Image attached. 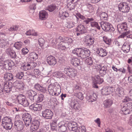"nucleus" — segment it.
Returning <instances> with one entry per match:
<instances>
[{"mask_svg":"<svg viewBox=\"0 0 132 132\" xmlns=\"http://www.w3.org/2000/svg\"><path fill=\"white\" fill-rule=\"evenodd\" d=\"M48 91L51 95L58 96L61 92V88L59 84L57 82L50 84L48 87Z\"/></svg>","mask_w":132,"mask_h":132,"instance_id":"1","label":"nucleus"},{"mask_svg":"<svg viewBox=\"0 0 132 132\" xmlns=\"http://www.w3.org/2000/svg\"><path fill=\"white\" fill-rule=\"evenodd\" d=\"M17 100L18 103L24 106H27L29 105V103L26 99L24 96L20 94L17 97Z\"/></svg>","mask_w":132,"mask_h":132,"instance_id":"2","label":"nucleus"},{"mask_svg":"<svg viewBox=\"0 0 132 132\" xmlns=\"http://www.w3.org/2000/svg\"><path fill=\"white\" fill-rule=\"evenodd\" d=\"M64 72L70 77H73L76 76V71L74 68H65L64 70Z\"/></svg>","mask_w":132,"mask_h":132,"instance_id":"3","label":"nucleus"},{"mask_svg":"<svg viewBox=\"0 0 132 132\" xmlns=\"http://www.w3.org/2000/svg\"><path fill=\"white\" fill-rule=\"evenodd\" d=\"M101 25L102 29L105 31H113L112 25L109 23L102 22L101 23Z\"/></svg>","mask_w":132,"mask_h":132,"instance_id":"4","label":"nucleus"},{"mask_svg":"<svg viewBox=\"0 0 132 132\" xmlns=\"http://www.w3.org/2000/svg\"><path fill=\"white\" fill-rule=\"evenodd\" d=\"M118 8L119 10L123 12H128L130 9L128 4L125 2L119 4Z\"/></svg>","mask_w":132,"mask_h":132,"instance_id":"5","label":"nucleus"},{"mask_svg":"<svg viewBox=\"0 0 132 132\" xmlns=\"http://www.w3.org/2000/svg\"><path fill=\"white\" fill-rule=\"evenodd\" d=\"M42 116L47 119H51L53 116V112L50 110L46 109L42 112Z\"/></svg>","mask_w":132,"mask_h":132,"instance_id":"6","label":"nucleus"},{"mask_svg":"<svg viewBox=\"0 0 132 132\" xmlns=\"http://www.w3.org/2000/svg\"><path fill=\"white\" fill-rule=\"evenodd\" d=\"M27 94V96L29 98L30 102L31 103L34 102V100L36 99L37 93L32 90H30L28 91Z\"/></svg>","mask_w":132,"mask_h":132,"instance_id":"7","label":"nucleus"},{"mask_svg":"<svg viewBox=\"0 0 132 132\" xmlns=\"http://www.w3.org/2000/svg\"><path fill=\"white\" fill-rule=\"evenodd\" d=\"M131 44L129 40H127L123 45L122 50L125 53H127L130 51V45Z\"/></svg>","mask_w":132,"mask_h":132,"instance_id":"8","label":"nucleus"},{"mask_svg":"<svg viewBox=\"0 0 132 132\" xmlns=\"http://www.w3.org/2000/svg\"><path fill=\"white\" fill-rule=\"evenodd\" d=\"M13 86L12 83L10 82H5L4 84V89L5 93H9L11 90Z\"/></svg>","mask_w":132,"mask_h":132,"instance_id":"9","label":"nucleus"},{"mask_svg":"<svg viewBox=\"0 0 132 132\" xmlns=\"http://www.w3.org/2000/svg\"><path fill=\"white\" fill-rule=\"evenodd\" d=\"M117 28L118 31L120 32L128 30L127 24L125 22L118 24Z\"/></svg>","mask_w":132,"mask_h":132,"instance_id":"10","label":"nucleus"},{"mask_svg":"<svg viewBox=\"0 0 132 132\" xmlns=\"http://www.w3.org/2000/svg\"><path fill=\"white\" fill-rule=\"evenodd\" d=\"M40 123L39 121L35 120L33 121L30 126V130L32 132L37 130L39 128Z\"/></svg>","mask_w":132,"mask_h":132,"instance_id":"11","label":"nucleus"},{"mask_svg":"<svg viewBox=\"0 0 132 132\" xmlns=\"http://www.w3.org/2000/svg\"><path fill=\"white\" fill-rule=\"evenodd\" d=\"M103 79L100 77L99 76H95L93 81L94 84L93 85V87L94 88H98V87L97 85V84H101L103 82Z\"/></svg>","mask_w":132,"mask_h":132,"instance_id":"12","label":"nucleus"},{"mask_svg":"<svg viewBox=\"0 0 132 132\" xmlns=\"http://www.w3.org/2000/svg\"><path fill=\"white\" fill-rule=\"evenodd\" d=\"M14 125L15 128L18 131L22 130L24 126L22 122L19 120L15 121Z\"/></svg>","mask_w":132,"mask_h":132,"instance_id":"13","label":"nucleus"},{"mask_svg":"<svg viewBox=\"0 0 132 132\" xmlns=\"http://www.w3.org/2000/svg\"><path fill=\"white\" fill-rule=\"evenodd\" d=\"M90 51L88 50H85L81 49L79 56L84 59L90 55Z\"/></svg>","mask_w":132,"mask_h":132,"instance_id":"14","label":"nucleus"},{"mask_svg":"<svg viewBox=\"0 0 132 132\" xmlns=\"http://www.w3.org/2000/svg\"><path fill=\"white\" fill-rule=\"evenodd\" d=\"M114 90L113 88L106 87L102 89V93L103 95H107L112 93Z\"/></svg>","mask_w":132,"mask_h":132,"instance_id":"15","label":"nucleus"},{"mask_svg":"<svg viewBox=\"0 0 132 132\" xmlns=\"http://www.w3.org/2000/svg\"><path fill=\"white\" fill-rule=\"evenodd\" d=\"M47 61L50 65H54L56 63V61L55 57L53 56H48L47 59Z\"/></svg>","mask_w":132,"mask_h":132,"instance_id":"16","label":"nucleus"},{"mask_svg":"<svg viewBox=\"0 0 132 132\" xmlns=\"http://www.w3.org/2000/svg\"><path fill=\"white\" fill-rule=\"evenodd\" d=\"M30 109L35 111H39L42 109V106L41 104L37 103L31 104L30 106Z\"/></svg>","mask_w":132,"mask_h":132,"instance_id":"17","label":"nucleus"},{"mask_svg":"<svg viewBox=\"0 0 132 132\" xmlns=\"http://www.w3.org/2000/svg\"><path fill=\"white\" fill-rule=\"evenodd\" d=\"M6 52L8 55L13 58H15L16 57V55L15 53L12 48H7L6 49Z\"/></svg>","mask_w":132,"mask_h":132,"instance_id":"18","label":"nucleus"},{"mask_svg":"<svg viewBox=\"0 0 132 132\" xmlns=\"http://www.w3.org/2000/svg\"><path fill=\"white\" fill-rule=\"evenodd\" d=\"M70 105L72 109L75 110H78L80 107V105L78 102L75 100L71 101Z\"/></svg>","mask_w":132,"mask_h":132,"instance_id":"19","label":"nucleus"},{"mask_svg":"<svg viewBox=\"0 0 132 132\" xmlns=\"http://www.w3.org/2000/svg\"><path fill=\"white\" fill-rule=\"evenodd\" d=\"M37 65V64L35 62H29L25 66L24 65L22 67H27L24 69V70H27L28 69H31L34 68Z\"/></svg>","mask_w":132,"mask_h":132,"instance_id":"20","label":"nucleus"},{"mask_svg":"<svg viewBox=\"0 0 132 132\" xmlns=\"http://www.w3.org/2000/svg\"><path fill=\"white\" fill-rule=\"evenodd\" d=\"M2 63L3 67L6 69H9V68H11L13 66L14 64L13 62L11 61L10 62L8 61H4Z\"/></svg>","mask_w":132,"mask_h":132,"instance_id":"21","label":"nucleus"},{"mask_svg":"<svg viewBox=\"0 0 132 132\" xmlns=\"http://www.w3.org/2000/svg\"><path fill=\"white\" fill-rule=\"evenodd\" d=\"M48 14L44 10L40 11L39 13V16L40 19L44 20L47 17Z\"/></svg>","mask_w":132,"mask_h":132,"instance_id":"22","label":"nucleus"},{"mask_svg":"<svg viewBox=\"0 0 132 132\" xmlns=\"http://www.w3.org/2000/svg\"><path fill=\"white\" fill-rule=\"evenodd\" d=\"M77 125L76 122L72 121L69 122L68 125L69 129L74 132L76 129H77Z\"/></svg>","mask_w":132,"mask_h":132,"instance_id":"23","label":"nucleus"},{"mask_svg":"<svg viewBox=\"0 0 132 132\" xmlns=\"http://www.w3.org/2000/svg\"><path fill=\"white\" fill-rule=\"evenodd\" d=\"M97 54L103 57L107 55V52L105 49L102 48H98L96 51Z\"/></svg>","mask_w":132,"mask_h":132,"instance_id":"24","label":"nucleus"},{"mask_svg":"<svg viewBox=\"0 0 132 132\" xmlns=\"http://www.w3.org/2000/svg\"><path fill=\"white\" fill-rule=\"evenodd\" d=\"M99 8L98 9L97 13L98 14L100 15V17L101 19L103 20H106L107 19L108 16L107 13L104 12L101 13L99 11Z\"/></svg>","mask_w":132,"mask_h":132,"instance_id":"25","label":"nucleus"},{"mask_svg":"<svg viewBox=\"0 0 132 132\" xmlns=\"http://www.w3.org/2000/svg\"><path fill=\"white\" fill-rule=\"evenodd\" d=\"M14 78V76L12 73L9 72L5 73L4 76V78L6 80L11 81Z\"/></svg>","mask_w":132,"mask_h":132,"instance_id":"26","label":"nucleus"},{"mask_svg":"<svg viewBox=\"0 0 132 132\" xmlns=\"http://www.w3.org/2000/svg\"><path fill=\"white\" fill-rule=\"evenodd\" d=\"M77 30L81 34H84L86 32V30L84 25L80 24L77 28Z\"/></svg>","mask_w":132,"mask_h":132,"instance_id":"27","label":"nucleus"},{"mask_svg":"<svg viewBox=\"0 0 132 132\" xmlns=\"http://www.w3.org/2000/svg\"><path fill=\"white\" fill-rule=\"evenodd\" d=\"M97 96L95 94L90 95L88 94L86 96V98L89 102H93L95 101Z\"/></svg>","mask_w":132,"mask_h":132,"instance_id":"28","label":"nucleus"},{"mask_svg":"<svg viewBox=\"0 0 132 132\" xmlns=\"http://www.w3.org/2000/svg\"><path fill=\"white\" fill-rule=\"evenodd\" d=\"M38 57V55L34 52L30 53L28 56L29 58L32 61L35 60Z\"/></svg>","mask_w":132,"mask_h":132,"instance_id":"29","label":"nucleus"},{"mask_svg":"<svg viewBox=\"0 0 132 132\" xmlns=\"http://www.w3.org/2000/svg\"><path fill=\"white\" fill-rule=\"evenodd\" d=\"M71 63L75 66H79L81 64V62L80 61V60L77 58H72Z\"/></svg>","mask_w":132,"mask_h":132,"instance_id":"30","label":"nucleus"},{"mask_svg":"<svg viewBox=\"0 0 132 132\" xmlns=\"http://www.w3.org/2000/svg\"><path fill=\"white\" fill-rule=\"evenodd\" d=\"M124 89L121 87L118 88L116 91V94L119 96H121L124 95Z\"/></svg>","mask_w":132,"mask_h":132,"instance_id":"31","label":"nucleus"},{"mask_svg":"<svg viewBox=\"0 0 132 132\" xmlns=\"http://www.w3.org/2000/svg\"><path fill=\"white\" fill-rule=\"evenodd\" d=\"M22 119L24 121H25L27 120H32V118L30 115L28 113H26L23 115Z\"/></svg>","mask_w":132,"mask_h":132,"instance_id":"32","label":"nucleus"},{"mask_svg":"<svg viewBox=\"0 0 132 132\" xmlns=\"http://www.w3.org/2000/svg\"><path fill=\"white\" fill-rule=\"evenodd\" d=\"M113 103L112 100L110 99L107 100L104 102V105L106 108L110 107Z\"/></svg>","mask_w":132,"mask_h":132,"instance_id":"33","label":"nucleus"},{"mask_svg":"<svg viewBox=\"0 0 132 132\" xmlns=\"http://www.w3.org/2000/svg\"><path fill=\"white\" fill-rule=\"evenodd\" d=\"M8 44V42L6 40H0V48H4Z\"/></svg>","mask_w":132,"mask_h":132,"instance_id":"34","label":"nucleus"},{"mask_svg":"<svg viewBox=\"0 0 132 132\" xmlns=\"http://www.w3.org/2000/svg\"><path fill=\"white\" fill-rule=\"evenodd\" d=\"M3 128L6 129H11L12 124L11 122L7 123L2 124Z\"/></svg>","mask_w":132,"mask_h":132,"instance_id":"35","label":"nucleus"},{"mask_svg":"<svg viewBox=\"0 0 132 132\" xmlns=\"http://www.w3.org/2000/svg\"><path fill=\"white\" fill-rule=\"evenodd\" d=\"M107 70V67L106 65H104L102 67L99 71L100 73L103 75H105Z\"/></svg>","mask_w":132,"mask_h":132,"instance_id":"36","label":"nucleus"},{"mask_svg":"<svg viewBox=\"0 0 132 132\" xmlns=\"http://www.w3.org/2000/svg\"><path fill=\"white\" fill-rule=\"evenodd\" d=\"M86 129L84 126H80L77 127L75 132H86Z\"/></svg>","mask_w":132,"mask_h":132,"instance_id":"37","label":"nucleus"},{"mask_svg":"<svg viewBox=\"0 0 132 132\" xmlns=\"http://www.w3.org/2000/svg\"><path fill=\"white\" fill-rule=\"evenodd\" d=\"M16 86L19 89H22L24 87V84L23 82L21 81H19L16 82Z\"/></svg>","mask_w":132,"mask_h":132,"instance_id":"38","label":"nucleus"},{"mask_svg":"<svg viewBox=\"0 0 132 132\" xmlns=\"http://www.w3.org/2000/svg\"><path fill=\"white\" fill-rule=\"evenodd\" d=\"M94 39L90 37L89 39L86 41L85 43L88 46H90L93 44L94 42Z\"/></svg>","mask_w":132,"mask_h":132,"instance_id":"39","label":"nucleus"},{"mask_svg":"<svg viewBox=\"0 0 132 132\" xmlns=\"http://www.w3.org/2000/svg\"><path fill=\"white\" fill-rule=\"evenodd\" d=\"M22 43L21 42H17L14 45V47L16 49L19 50L22 45Z\"/></svg>","mask_w":132,"mask_h":132,"instance_id":"40","label":"nucleus"},{"mask_svg":"<svg viewBox=\"0 0 132 132\" xmlns=\"http://www.w3.org/2000/svg\"><path fill=\"white\" fill-rule=\"evenodd\" d=\"M57 46L58 49L61 50H64L65 49L66 47L67 46V44L66 43V44L63 43L58 44Z\"/></svg>","mask_w":132,"mask_h":132,"instance_id":"41","label":"nucleus"},{"mask_svg":"<svg viewBox=\"0 0 132 132\" xmlns=\"http://www.w3.org/2000/svg\"><path fill=\"white\" fill-rule=\"evenodd\" d=\"M81 49L80 48H76L72 51V52L75 54L79 56Z\"/></svg>","mask_w":132,"mask_h":132,"instance_id":"42","label":"nucleus"},{"mask_svg":"<svg viewBox=\"0 0 132 132\" xmlns=\"http://www.w3.org/2000/svg\"><path fill=\"white\" fill-rule=\"evenodd\" d=\"M11 119L7 117L4 118L2 120V124L7 123L11 122Z\"/></svg>","mask_w":132,"mask_h":132,"instance_id":"43","label":"nucleus"},{"mask_svg":"<svg viewBox=\"0 0 132 132\" xmlns=\"http://www.w3.org/2000/svg\"><path fill=\"white\" fill-rule=\"evenodd\" d=\"M56 8V5H54L49 6L47 8V10L50 12H52L54 11Z\"/></svg>","mask_w":132,"mask_h":132,"instance_id":"44","label":"nucleus"},{"mask_svg":"<svg viewBox=\"0 0 132 132\" xmlns=\"http://www.w3.org/2000/svg\"><path fill=\"white\" fill-rule=\"evenodd\" d=\"M91 26L92 27H96L98 29H100V26L98 25V23L96 22H90Z\"/></svg>","mask_w":132,"mask_h":132,"instance_id":"45","label":"nucleus"},{"mask_svg":"<svg viewBox=\"0 0 132 132\" xmlns=\"http://www.w3.org/2000/svg\"><path fill=\"white\" fill-rule=\"evenodd\" d=\"M56 38V42L57 44V45L58 44H60L61 43H63L64 44L63 38L62 37H57Z\"/></svg>","mask_w":132,"mask_h":132,"instance_id":"46","label":"nucleus"},{"mask_svg":"<svg viewBox=\"0 0 132 132\" xmlns=\"http://www.w3.org/2000/svg\"><path fill=\"white\" fill-rule=\"evenodd\" d=\"M85 62L86 63L87 65H91L93 64V61L91 57H89L86 59V60Z\"/></svg>","mask_w":132,"mask_h":132,"instance_id":"47","label":"nucleus"},{"mask_svg":"<svg viewBox=\"0 0 132 132\" xmlns=\"http://www.w3.org/2000/svg\"><path fill=\"white\" fill-rule=\"evenodd\" d=\"M14 100L11 99L10 100L6 101L5 103L8 105L13 106H14Z\"/></svg>","mask_w":132,"mask_h":132,"instance_id":"48","label":"nucleus"},{"mask_svg":"<svg viewBox=\"0 0 132 132\" xmlns=\"http://www.w3.org/2000/svg\"><path fill=\"white\" fill-rule=\"evenodd\" d=\"M44 96L42 94H39L37 98L36 97V99L34 100V101L36 100L38 102H42L43 100Z\"/></svg>","mask_w":132,"mask_h":132,"instance_id":"49","label":"nucleus"},{"mask_svg":"<svg viewBox=\"0 0 132 132\" xmlns=\"http://www.w3.org/2000/svg\"><path fill=\"white\" fill-rule=\"evenodd\" d=\"M75 95L80 100H82L84 98L83 95L81 92L76 93L75 94Z\"/></svg>","mask_w":132,"mask_h":132,"instance_id":"50","label":"nucleus"},{"mask_svg":"<svg viewBox=\"0 0 132 132\" xmlns=\"http://www.w3.org/2000/svg\"><path fill=\"white\" fill-rule=\"evenodd\" d=\"M23 76V72H19L16 74V77L18 79H21L22 78Z\"/></svg>","mask_w":132,"mask_h":132,"instance_id":"51","label":"nucleus"},{"mask_svg":"<svg viewBox=\"0 0 132 132\" xmlns=\"http://www.w3.org/2000/svg\"><path fill=\"white\" fill-rule=\"evenodd\" d=\"M74 26V23L72 21H69L67 22V27L68 28H71L73 27Z\"/></svg>","mask_w":132,"mask_h":132,"instance_id":"52","label":"nucleus"},{"mask_svg":"<svg viewBox=\"0 0 132 132\" xmlns=\"http://www.w3.org/2000/svg\"><path fill=\"white\" fill-rule=\"evenodd\" d=\"M67 7L70 10H71L75 8V6L73 3L72 2L69 3L67 5Z\"/></svg>","mask_w":132,"mask_h":132,"instance_id":"53","label":"nucleus"},{"mask_svg":"<svg viewBox=\"0 0 132 132\" xmlns=\"http://www.w3.org/2000/svg\"><path fill=\"white\" fill-rule=\"evenodd\" d=\"M38 41L39 44L41 46H43L45 43V40L44 39L42 38H39Z\"/></svg>","mask_w":132,"mask_h":132,"instance_id":"54","label":"nucleus"},{"mask_svg":"<svg viewBox=\"0 0 132 132\" xmlns=\"http://www.w3.org/2000/svg\"><path fill=\"white\" fill-rule=\"evenodd\" d=\"M53 75L57 78H59L60 77H61L62 76V75L61 72H55L53 74Z\"/></svg>","mask_w":132,"mask_h":132,"instance_id":"55","label":"nucleus"},{"mask_svg":"<svg viewBox=\"0 0 132 132\" xmlns=\"http://www.w3.org/2000/svg\"><path fill=\"white\" fill-rule=\"evenodd\" d=\"M103 40L105 43L108 45H109L110 43L111 40L110 39L107 38L106 37H104L103 38Z\"/></svg>","mask_w":132,"mask_h":132,"instance_id":"56","label":"nucleus"},{"mask_svg":"<svg viewBox=\"0 0 132 132\" xmlns=\"http://www.w3.org/2000/svg\"><path fill=\"white\" fill-rule=\"evenodd\" d=\"M18 28V27L16 26H14L11 27L9 29V31H12L16 30Z\"/></svg>","mask_w":132,"mask_h":132,"instance_id":"57","label":"nucleus"},{"mask_svg":"<svg viewBox=\"0 0 132 132\" xmlns=\"http://www.w3.org/2000/svg\"><path fill=\"white\" fill-rule=\"evenodd\" d=\"M132 99L128 96L125 97L123 100V102H128L131 101Z\"/></svg>","mask_w":132,"mask_h":132,"instance_id":"58","label":"nucleus"},{"mask_svg":"<svg viewBox=\"0 0 132 132\" xmlns=\"http://www.w3.org/2000/svg\"><path fill=\"white\" fill-rule=\"evenodd\" d=\"M32 120H29L25 121H24V122L25 126L26 127H28L31 124Z\"/></svg>","mask_w":132,"mask_h":132,"instance_id":"59","label":"nucleus"},{"mask_svg":"<svg viewBox=\"0 0 132 132\" xmlns=\"http://www.w3.org/2000/svg\"><path fill=\"white\" fill-rule=\"evenodd\" d=\"M69 15L68 13L65 12H64L62 13V15H60V16L61 18H63L64 17L65 18L67 17H68Z\"/></svg>","mask_w":132,"mask_h":132,"instance_id":"60","label":"nucleus"},{"mask_svg":"<svg viewBox=\"0 0 132 132\" xmlns=\"http://www.w3.org/2000/svg\"><path fill=\"white\" fill-rule=\"evenodd\" d=\"M50 42L52 45H56L57 44L56 38H52Z\"/></svg>","mask_w":132,"mask_h":132,"instance_id":"61","label":"nucleus"},{"mask_svg":"<svg viewBox=\"0 0 132 132\" xmlns=\"http://www.w3.org/2000/svg\"><path fill=\"white\" fill-rule=\"evenodd\" d=\"M94 20V19L93 18H88L84 21V22L86 24H88L89 22Z\"/></svg>","mask_w":132,"mask_h":132,"instance_id":"62","label":"nucleus"},{"mask_svg":"<svg viewBox=\"0 0 132 132\" xmlns=\"http://www.w3.org/2000/svg\"><path fill=\"white\" fill-rule=\"evenodd\" d=\"M57 120L56 119H54L52 121L51 125V127H55L56 126V124Z\"/></svg>","mask_w":132,"mask_h":132,"instance_id":"63","label":"nucleus"},{"mask_svg":"<svg viewBox=\"0 0 132 132\" xmlns=\"http://www.w3.org/2000/svg\"><path fill=\"white\" fill-rule=\"evenodd\" d=\"M22 52L24 55L27 54L29 52L28 50L26 48H23L22 50Z\"/></svg>","mask_w":132,"mask_h":132,"instance_id":"64","label":"nucleus"}]
</instances>
